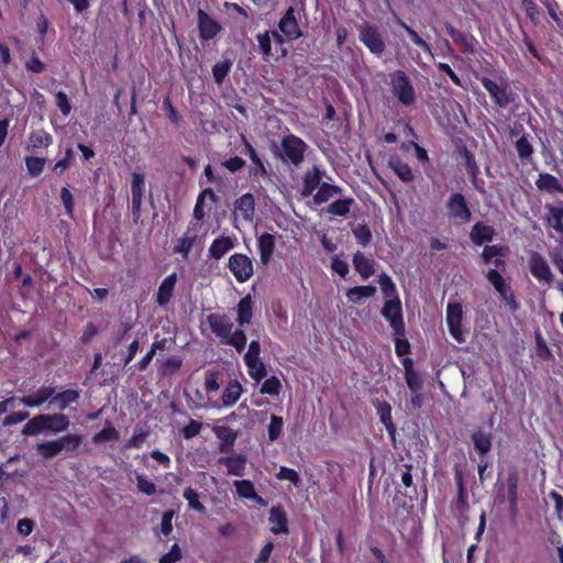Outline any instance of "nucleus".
<instances>
[{"label": "nucleus", "mask_w": 563, "mask_h": 563, "mask_svg": "<svg viewBox=\"0 0 563 563\" xmlns=\"http://www.w3.org/2000/svg\"><path fill=\"white\" fill-rule=\"evenodd\" d=\"M353 235L356 242L366 247L372 241V232L367 224H357L353 230Z\"/></svg>", "instance_id": "57"}, {"label": "nucleus", "mask_w": 563, "mask_h": 563, "mask_svg": "<svg viewBox=\"0 0 563 563\" xmlns=\"http://www.w3.org/2000/svg\"><path fill=\"white\" fill-rule=\"evenodd\" d=\"M377 289L374 285L351 287L346 290V298L350 302L360 305L364 298L373 297Z\"/></svg>", "instance_id": "34"}, {"label": "nucleus", "mask_w": 563, "mask_h": 563, "mask_svg": "<svg viewBox=\"0 0 563 563\" xmlns=\"http://www.w3.org/2000/svg\"><path fill=\"white\" fill-rule=\"evenodd\" d=\"M475 451L484 457L493 445V438L490 433H486L482 430L474 431L471 435Z\"/></svg>", "instance_id": "32"}, {"label": "nucleus", "mask_w": 563, "mask_h": 563, "mask_svg": "<svg viewBox=\"0 0 563 563\" xmlns=\"http://www.w3.org/2000/svg\"><path fill=\"white\" fill-rule=\"evenodd\" d=\"M118 439L119 432L110 422L107 421L102 430L93 435L92 442L95 444H99L108 441H117Z\"/></svg>", "instance_id": "46"}, {"label": "nucleus", "mask_w": 563, "mask_h": 563, "mask_svg": "<svg viewBox=\"0 0 563 563\" xmlns=\"http://www.w3.org/2000/svg\"><path fill=\"white\" fill-rule=\"evenodd\" d=\"M145 189V176L142 173L134 172L131 179V196H132V217L135 223L141 218V206L143 194Z\"/></svg>", "instance_id": "13"}, {"label": "nucleus", "mask_w": 563, "mask_h": 563, "mask_svg": "<svg viewBox=\"0 0 563 563\" xmlns=\"http://www.w3.org/2000/svg\"><path fill=\"white\" fill-rule=\"evenodd\" d=\"M530 273L534 278L540 282L551 284L553 282V274L547 260L538 252H532L528 260Z\"/></svg>", "instance_id": "14"}, {"label": "nucleus", "mask_w": 563, "mask_h": 563, "mask_svg": "<svg viewBox=\"0 0 563 563\" xmlns=\"http://www.w3.org/2000/svg\"><path fill=\"white\" fill-rule=\"evenodd\" d=\"M183 365V360L179 356H169L162 364V372L164 375H170L180 369Z\"/></svg>", "instance_id": "60"}, {"label": "nucleus", "mask_w": 563, "mask_h": 563, "mask_svg": "<svg viewBox=\"0 0 563 563\" xmlns=\"http://www.w3.org/2000/svg\"><path fill=\"white\" fill-rule=\"evenodd\" d=\"M261 344L257 340H252L249 344V350L244 355V363L246 366H252L255 361L260 360Z\"/></svg>", "instance_id": "58"}, {"label": "nucleus", "mask_w": 563, "mask_h": 563, "mask_svg": "<svg viewBox=\"0 0 563 563\" xmlns=\"http://www.w3.org/2000/svg\"><path fill=\"white\" fill-rule=\"evenodd\" d=\"M277 478L289 481L292 485L298 486L301 482L300 476L294 468L282 466L277 473Z\"/></svg>", "instance_id": "61"}, {"label": "nucleus", "mask_w": 563, "mask_h": 563, "mask_svg": "<svg viewBox=\"0 0 563 563\" xmlns=\"http://www.w3.org/2000/svg\"><path fill=\"white\" fill-rule=\"evenodd\" d=\"M508 247L501 244L485 245L481 258L483 263L490 264L496 257H505L507 255Z\"/></svg>", "instance_id": "42"}, {"label": "nucleus", "mask_w": 563, "mask_h": 563, "mask_svg": "<svg viewBox=\"0 0 563 563\" xmlns=\"http://www.w3.org/2000/svg\"><path fill=\"white\" fill-rule=\"evenodd\" d=\"M479 80L483 87L488 91L494 103L498 107L506 108L514 100L510 97L511 93L508 92L509 85L507 80L501 79L500 84H497L488 77H482Z\"/></svg>", "instance_id": "8"}, {"label": "nucleus", "mask_w": 563, "mask_h": 563, "mask_svg": "<svg viewBox=\"0 0 563 563\" xmlns=\"http://www.w3.org/2000/svg\"><path fill=\"white\" fill-rule=\"evenodd\" d=\"M177 282V274L172 273L170 275L166 276L163 282L161 283L158 287V291L156 294V302L164 307L166 306L172 297L175 289V285Z\"/></svg>", "instance_id": "24"}, {"label": "nucleus", "mask_w": 563, "mask_h": 563, "mask_svg": "<svg viewBox=\"0 0 563 563\" xmlns=\"http://www.w3.org/2000/svg\"><path fill=\"white\" fill-rule=\"evenodd\" d=\"M446 33L453 40V42L463 47L464 53L474 55L476 53L477 40L463 31L455 29L451 23L444 24Z\"/></svg>", "instance_id": "16"}, {"label": "nucleus", "mask_w": 563, "mask_h": 563, "mask_svg": "<svg viewBox=\"0 0 563 563\" xmlns=\"http://www.w3.org/2000/svg\"><path fill=\"white\" fill-rule=\"evenodd\" d=\"M197 20L199 38L202 43L213 40L222 31L221 23L212 19L209 13L202 9H198Z\"/></svg>", "instance_id": "11"}, {"label": "nucleus", "mask_w": 563, "mask_h": 563, "mask_svg": "<svg viewBox=\"0 0 563 563\" xmlns=\"http://www.w3.org/2000/svg\"><path fill=\"white\" fill-rule=\"evenodd\" d=\"M53 143L52 135L44 131L37 130L30 134V145L27 147L31 152H36L38 148H46Z\"/></svg>", "instance_id": "39"}, {"label": "nucleus", "mask_w": 563, "mask_h": 563, "mask_svg": "<svg viewBox=\"0 0 563 563\" xmlns=\"http://www.w3.org/2000/svg\"><path fill=\"white\" fill-rule=\"evenodd\" d=\"M536 185L539 190L547 191L550 194L560 192L563 194V186L559 181V179L548 173H542L539 175Z\"/></svg>", "instance_id": "33"}, {"label": "nucleus", "mask_w": 563, "mask_h": 563, "mask_svg": "<svg viewBox=\"0 0 563 563\" xmlns=\"http://www.w3.org/2000/svg\"><path fill=\"white\" fill-rule=\"evenodd\" d=\"M69 424V418L63 412L40 413L23 426L22 434L25 437H34L43 432L58 434L66 431Z\"/></svg>", "instance_id": "1"}, {"label": "nucleus", "mask_w": 563, "mask_h": 563, "mask_svg": "<svg viewBox=\"0 0 563 563\" xmlns=\"http://www.w3.org/2000/svg\"><path fill=\"white\" fill-rule=\"evenodd\" d=\"M236 494L241 498L252 499L256 496L254 484L250 479H236L233 482Z\"/></svg>", "instance_id": "50"}, {"label": "nucleus", "mask_w": 563, "mask_h": 563, "mask_svg": "<svg viewBox=\"0 0 563 563\" xmlns=\"http://www.w3.org/2000/svg\"><path fill=\"white\" fill-rule=\"evenodd\" d=\"M81 444L82 437L80 434L67 433L59 439L38 443L36 445V451L43 459L49 460L57 456L63 451L73 455Z\"/></svg>", "instance_id": "2"}, {"label": "nucleus", "mask_w": 563, "mask_h": 563, "mask_svg": "<svg viewBox=\"0 0 563 563\" xmlns=\"http://www.w3.org/2000/svg\"><path fill=\"white\" fill-rule=\"evenodd\" d=\"M486 278L499 295H504L503 291L505 292L509 288L497 268H489L486 273Z\"/></svg>", "instance_id": "51"}, {"label": "nucleus", "mask_w": 563, "mask_h": 563, "mask_svg": "<svg viewBox=\"0 0 563 563\" xmlns=\"http://www.w3.org/2000/svg\"><path fill=\"white\" fill-rule=\"evenodd\" d=\"M321 184L322 170L314 165L303 174L301 196L305 198L310 197L316 189H319Z\"/></svg>", "instance_id": "20"}, {"label": "nucleus", "mask_w": 563, "mask_h": 563, "mask_svg": "<svg viewBox=\"0 0 563 563\" xmlns=\"http://www.w3.org/2000/svg\"><path fill=\"white\" fill-rule=\"evenodd\" d=\"M257 247L260 251L261 262L267 265L273 256L275 250V236L271 233H263L257 240Z\"/></svg>", "instance_id": "27"}, {"label": "nucleus", "mask_w": 563, "mask_h": 563, "mask_svg": "<svg viewBox=\"0 0 563 563\" xmlns=\"http://www.w3.org/2000/svg\"><path fill=\"white\" fill-rule=\"evenodd\" d=\"M228 267L239 283L247 282L254 273L252 260L242 253L232 254Z\"/></svg>", "instance_id": "9"}, {"label": "nucleus", "mask_w": 563, "mask_h": 563, "mask_svg": "<svg viewBox=\"0 0 563 563\" xmlns=\"http://www.w3.org/2000/svg\"><path fill=\"white\" fill-rule=\"evenodd\" d=\"M284 428V419L283 417L272 415L271 421L267 428L268 439L271 442H274L279 439Z\"/></svg>", "instance_id": "53"}, {"label": "nucleus", "mask_w": 563, "mask_h": 563, "mask_svg": "<svg viewBox=\"0 0 563 563\" xmlns=\"http://www.w3.org/2000/svg\"><path fill=\"white\" fill-rule=\"evenodd\" d=\"M202 429V423L190 419L189 422L181 429V434L186 440L197 437Z\"/></svg>", "instance_id": "62"}, {"label": "nucleus", "mask_w": 563, "mask_h": 563, "mask_svg": "<svg viewBox=\"0 0 563 563\" xmlns=\"http://www.w3.org/2000/svg\"><path fill=\"white\" fill-rule=\"evenodd\" d=\"M354 205H355V200L352 197L338 199V200L332 201L328 206L327 212L332 216L346 217L350 213L351 208Z\"/></svg>", "instance_id": "40"}, {"label": "nucleus", "mask_w": 563, "mask_h": 563, "mask_svg": "<svg viewBox=\"0 0 563 563\" xmlns=\"http://www.w3.org/2000/svg\"><path fill=\"white\" fill-rule=\"evenodd\" d=\"M278 29L288 41L298 40L303 35L296 18V10L292 5H289L286 9L284 15L278 22Z\"/></svg>", "instance_id": "12"}, {"label": "nucleus", "mask_w": 563, "mask_h": 563, "mask_svg": "<svg viewBox=\"0 0 563 563\" xmlns=\"http://www.w3.org/2000/svg\"><path fill=\"white\" fill-rule=\"evenodd\" d=\"M183 497L187 500L189 508L196 510L199 514L206 512V507L199 500V494L192 487H187L184 490Z\"/></svg>", "instance_id": "52"}, {"label": "nucleus", "mask_w": 563, "mask_h": 563, "mask_svg": "<svg viewBox=\"0 0 563 563\" xmlns=\"http://www.w3.org/2000/svg\"><path fill=\"white\" fill-rule=\"evenodd\" d=\"M548 214L544 217L545 224L563 236V203L560 206L545 205Z\"/></svg>", "instance_id": "26"}, {"label": "nucleus", "mask_w": 563, "mask_h": 563, "mask_svg": "<svg viewBox=\"0 0 563 563\" xmlns=\"http://www.w3.org/2000/svg\"><path fill=\"white\" fill-rule=\"evenodd\" d=\"M234 247V241L230 236L221 235L214 239L208 250L210 258L219 261Z\"/></svg>", "instance_id": "25"}, {"label": "nucleus", "mask_w": 563, "mask_h": 563, "mask_svg": "<svg viewBox=\"0 0 563 563\" xmlns=\"http://www.w3.org/2000/svg\"><path fill=\"white\" fill-rule=\"evenodd\" d=\"M183 558L181 550L177 543H174L170 550L163 554L158 561V563H176L180 561Z\"/></svg>", "instance_id": "64"}, {"label": "nucleus", "mask_w": 563, "mask_h": 563, "mask_svg": "<svg viewBox=\"0 0 563 563\" xmlns=\"http://www.w3.org/2000/svg\"><path fill=\"white\" fill-rule=\"evenodd\" d=\"M55 391V387L43 385L35 393L21 397L20 402L29 408L41 407L45 401L51 402Z\"/></svg>", "instance_id": "17"}, {"label": "nucleus", "mask_w": 563, "mask_h": 563, "mask_svg": "<svg viewBox=\"0 0 563 563\" xmlns=\"http://www.w3.org/2000/svg\"><path fill=\"white\" fill-rule=\"evenodd\" d=\"M515 147L522 164H528L532 161L534 148L529 141V135L523 133L516 142Z\"/></svg>", "instance_id": "38"}, {"label": "nucleus", "mask_w": 563, "mask_h": 563, "mask_svg": "<svg viewBox=\"0 0 563 563\" xmlns=\"http://www.w3.org/2000/svg\"><path fill=\"white\" fill-rule=\"evenodd\" d=\"M256 40L258 42V47L261 53L265 58L269 57L272 55V38L269 31H265L264 33H258L256 35Z\"/></svg>", "instance_id": "59"}, {"label": "nucleus", "mask_w": 563, "mask_h": 563, "mask_svg": "<svg viewBox=\"0 0 563 563\" xmlns=\"http://www.w3.org/2000/svg\"><path fill=\"white\" fill-rule=\"evenodd\" d=\"M519 474L518 471L512 467L508 472L506 485H507V499L508 501L519 500L518 495Z\"/></svg>", "instance_id": "43"}, {"label": "nucleus", "mask_w": 563, "mask_h": 563, "mask_svg": "<svg viewBox=\"0 0 563 563\" xmlns=\"http://www.w3.org/2000/svg\"><path fill=\"white\" fill-rule=\"evenodd\" d=\"M461 156L464 161L465 170H466L467 175L470 176V178H475L476 175L481 174L475 155L470 150L464 147L461 153Z\"/></svg>", "instance_id": "48"}, {"label": "nucleus", "mask_w": 563, "mask_h": 563, "mask_svg": "<svg viewBox=\"0 0 563 563\" xmlns=\"http://www.w3.org/2000/svg\"><path fill=\"white\" fill-rule=\"evenodd\" d=\"M448 217L455 223L465 224L472 220V211L465 196L461 192H452L446 202Z\"/></svg>", "instance_id": "5"}, {"label": "nucleus", "mask_w": 563, "mask_h": 563, "mask_svg": "<svg viewBox=\"0 0 563 563\" xmlns=\"http://www.w3.org/2000/svg\"><path fill=\"white\" fill-rule=\"evenodd\" d=\"M79 397V390L69 388L57 394L55 393L51 404H56L59 410L64 411L68 406L77 402Z\"/></svg>", "instance_id": "37"}, {"label": "nucleus", "mask_w": 563, "mask_h": 563, "mask_svg": "<svg viewBox=\"0 0 563 563\" xmlns=\"http://www.w3.org/2000/svg\"><path fill=\"white\" fill-rule=\"evenodd\" d=\"M247 459L243 454H233L231 456H221L218 460L219 464L227 466L229 475L243 476L245 474Z\"/></svg>", "instance_id": "21"}, {"label": "nucleus", "mask_w": 563, "mask_h": 563, "mask_svg": "<svg viewBox=\"0 0 563 563\" xmlns=\"http://www.w3.org/2000/svg\"><path fill=\"white\" fill-rule=\"evenodd\" d=\"M390 90L397 101L404 107H410L416 103L417 96L409 76L401 69H397L389 75Z\"/></svg>", "instance_id": "3"}, {"label": "nucleus", "mask_w": 563, "mask_h": 563, "mask_svg": "<svg viewBox=\"0 0 563 563\" xmlns=\"http://www.w3.org/2000/svg\"><path fill=\"white\" fill-rule=\"evenodd\" d=\"M282 388L279 378L273 375L262 384L260 391L263 395L278 396Z\"/></svg>", "instance_id": "54"}, {"label": "nucleus", "mask_w": 563, "mask_h": 563, "mask_svg": "<svg viewBox=\"0 0 563 563\" xmlns=\"http://www.w3.org/2000/svg\"><path fill=\"white\" fill-rule=\"evenodd\" d=\"M246 367L249 368V375L257 383L267 376L266 366L261 360L255 361L254 365Z\"/></svg>", "instance_id": "63"}, {"label": "nucleus", "mask_w": 563, "mask_h": 563, "mask_svg": "<svg viewBox=\"0 0 563 563\" xmlns=\"http://www.w3.org/2000/svg\"><path fill=\"white\" fill-rule=\"evenodd\" d=\"M388 167L404 183H411L415 179L411 167L405 163L397 154L390 155L388 158Z\"/></svg>", "instance_id": "23"}, {"label": "nucleus", "mask_w": 563, "mask_h": 563, "mask_svg": "<svg viewBox=\"0 0 563 563\" xmlns=\"http://www.w3.org/2000/svg\"><path fill=\"white\" fill-rule=\"evenodd\" d=\"M242 393L243 387L238 379L229 380L222 393V405L224 407H232L240 399Z\"/></svg>", "instance_id": "30"}, {"label": "nucleus", "mask_w": 563, "mask_h": 563, "mask_svg": "<svg viewBox=\"0 0 563 563\" xmlns=\"http://www.w3.org/2000/svg\"><path fill=\"white\" fill-rule=\"evenodd\" d=\"M272 525L271 531L274 534L288 533V519L282 506H273L268 517Z\"/></svg>", "instance_id": "22"}, {"label": "nucleus", "mask_w": 563, "mask_h": 563, "mask_svg": "<svg viewBox=\"0 0 563 563\" xmlns=\"http://www.w3.org/2000/svg\"><path fill=\"white\" fill-rule=\"evenodd\" d=\"M495 234V229L492 225L483 221H478L472 227L470 239L473 244L481 246L485 243H490L494 240Z\"/></svg>", "instance_id": "19"}, {"label": "nucleus", "mask_w": 563, "mask_h": 563, "mask_svg": "<svg viewBox=\"0 0 563 563\" xmlns=\"http://www.w3.org/2000/svg\"><path fill=\"white\" fill-rule=\"evenodd\" d=\"M207 323L209 324V328L211 329L212 333L217 338H219L222 343L227 339V336L230 334V332L233 330V327H234L233 322L224 313L208 314Z\"/></svg>", "instance_id": "15"}, {"label": "nucleus", "mask_w": 563, "mask_h": 563, "mask_svg": "<svg viewBox=\"0 0 563 563\" xmlns=\"http://www.w3.org/2000/svg\"><path fill=\"white\" fill-rule=\"evenodd\" d=\"M247 338L243 330L231 331L223 344L233 346L238 352H242L246 346Z\"/></svg>", "instance_id": "45"}, {"label": "nucleus", "mask_w": 563, "mask_h": 563, "mask_svg": "<svg viewBox=\"0 0 563 563\" xmlns=\"http://www.w3.org/2000/svg\"><path fill=\"white\" fill-rule=\"evenodd\" d=\"M382 316L386 319V321H388L394 335H405L406 328L399 297L385 300L382 308Z\"/></svg>", "instance_id": "6"}, {"label": "nucleus", "mask_w": 563, "mask_h": 563, "mask_svg": "<svg viewBox=\"0 0 563 563\" xmlns=\"http://www.w3.org/2000/svg\"><path fill=\"white\" fill-rule=\"evenodd\" d=\"M357 29L360 41L368 48L372 54L380 56L385 52L386 45L382 34L378 31V27L366 22L360 25Z\"/></svg>", "instance_id": "7"}, {"label": "nucleus", "mask_w": 563, "mask_h": 563, "mask_svg": "<svg viewBox=\"0 0 563 563\" xmlns=\"http://www.w3.org/2000/svg\"><path fill=\"white\" fill-rule=\"evenodd\" d=\"M236 314V322L240 327L251 323L253 318V300L250 294L241 298L238 302Z\"/></svg>", "instance_id": "28"}, {"label": "nucleus", "mask_w": 563, "mask_h": 563, "mask_svg": "<svg viewBox=\"0 0 563 563\" xmlns=\"http://www.w3.org/2000/svg\"><path fill=\"white\" fill-rule=\"evenodd\" d=\"M343 189L338 185L322 183L313 195V202L318 206L328 202L333 196L342 194Z\"/></svg>", "instance_id": "36"}, {"label": "nucleus", "mask_w": 563, "mask_h": 563, "mask_svg": "<svg viewBox=\"0 0 563 563\" xmlns=\"http://www.w3.org/2000/svg\"><path fill=\"white\" fill-rule=\"evenodd\" d=\"M399 24L406 30L409 38L415 45L419 46L423 52L432 55L431 46L413 29L402 21H400Z\"/></svg>", "instance_id": "56"}, {"label": "nucleus", "mask_w": 563, "mask_h": 563, "mask_svg": "<svg viewBox=\"0 0 563 563\" xmlns=\"http://www.w3.org/2000/svg\"><path fill=\"white\" fill-rule=\"evenodd\" d=\"M308 150L307 143L295 134H287L283 136L280 141L279 158L284 163L299 166L303 159Z\"/></svg>", "instance_id": "4"}, {"label": "nucleus", "mask_w": 563, "mask_h": 563, "mask_svg": "<svg viewBox=\"0 0 563 563\" xmlns=\"http://www.w3.org/2000/svg\"><path fill=\"white\" fill-rule=\"evenodd\" d=\"M376 409L377 415L379 417V421L384 424L390 438L395 439L396 426L393 422L390 405L386 401H382L378 402Z\"/></svg>", "instance_id": "35"}, {"label": "nucleus", "mask_w": 563, "mask_h": 563, "mask_svg": "<svg viewBox=\"0 0 563 563\" xmlns=\"http://www.w3.org/2000/svg\"><path fill=\"white\" fill-rule=\"evenodd\" d=\"M245 152L252 161L253 166L250 167L251 177H266L268 172L262 158L258 156L252 144L245 141Z\"/></svg>", "instance_id": "29"}, {"label": "nucleus", "mask_w": 563, "mask_h": 563, "mask_svg": "<svg viewBox=\"0 0 563 563\" xmlns=\"http://www.w3.org/2000/svg\"><path fill=\"white\" fill-rule=\"evenodd\" d=\"M46 159L37 156H27L25 165L29 174L33 177L40 176L44 169Z\"/></svg>", "instance_id": "55"}, {"label": "nucleus", "mask_w": 563, "mask_h": 563, "mask_svg": "<svg viewBox=\"0 0 563 563\" xmlns=\"http://www.w3.org/2000/svg\"><path fill=\"white\" fill-rule=\"evenodd\" d=\"M232 68V60L224 59L212 66V77L217 85H222Z\"/></svg>", "instance_id": "44"}, {"label": "nucleus", "mask_w": 563, "mask_h": 563, "mask_svg": "<svg viewBox=\"0 0 563 563\" xmlns=\"http://www.w3.org/2000/svg\"><path fill=\"white\" fill-rule=\"evenodd\" d=\"M197 238V234L192 233L190 229H188L185 234L178 239L176 245L174 246V253L181 254L186 258L195 245Z\"/></svg>", "instance_id": "41"}, {"label": "nucleus", "mask_w": 563, "mask_h": 563, "mask_svg": "<svg viewBox=\"0 0 563 563\" xmlns=\"http://www.w3.org/2000/svg\"><path fill=\"white\" fill-rule=\"evenodd\" d=\"M377 282L380 286L382 294L386 299H393L395 297H398L396 285L389 275H387L386 273H382L378 276Z\"/></svg>", "instance_id": "47"}, {"label": "nucleus", "mask_w": 563, "mask_h": 563, "mask_svg": "<svg viewBox=\"0 0 563 563\" xmlns=\"http://www.w3.org/2000/svg\"><path fill=\"white\" fill-rule=\"evenodd\" d=\"M235 209L241 212L246 221H252L255 212V199L251 192H246L239 197L234 202Z\"/></svg>", "instance_id": "31"}, {"label": "nucleus", "mask_w": 563, "mask_h": 563, "mask_svg": "<svg viewBox=\"0 0 563 563\" xmlns=\"http://www.w3.org/2000/svg\"><path fill=\"white\" fill-rule=\"evenodd\" d=\"M352 263L363 280L368 279L375 274L377 263L373 257L365 256L361 251L353 254Z\"/></svg>", "instance_id": "18"}, {"label": "nucleus", "mask_w": 563, "mask_h": 563, "mask_svg": "<svg viewBox=\"0 0 563 563\" xmlns=\"http://www.w3.org/2000/svg\"><path fill=\"white\" fill-rule=\"evenodd\" d=\"M463 308L459 302H449L446 306V325L450 334L457 343H463L465 338L462 332Z\"/></svg>", "instance_id": "10"}, {"label": "nucleus", "mask_w": 563, "mask_h": 563, "mask_svg": "<svg viewBox=\"0 0 563 563\" xmlns=\"http://www.w3.org/2000/svg\"><path fill=\"white\" fill-rule=\"evenodd\" d=\"M148 437V431L137 424L134 428L133 435L125 442L126 449H140Z\"/></svg>", "instance_id": "49"}]
</instances>
